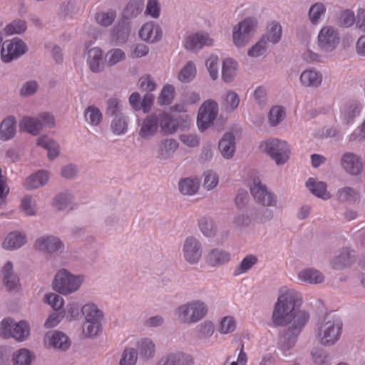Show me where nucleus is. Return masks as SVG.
<instances>
[{
	"label": "nucleus",
	"instance_id": "nucleus-51",
	"mask_svg": "<svg viewBox=\"0 0 365 365\" xmlns=\"http://www.w3.org/2000/svg\"><path fill=\"white\" fill-rule=\"evenodd\" d=\"M20 209L26 216L35 215L37 210L36 200L30 195H25L21 199Z\"/></svg>",
	"mask_w": 365,
	"mask_h": 365
},
{
	"label": "nucleus",
	"instance_id": "nucleus-21",
	"mask_svg": "<svg viewBox=\"0 0 365 365\" xmlns=\"http://www.w3.org/2000/svg\"><path fill=\"white\" fill-rule=\"evenodd\" d=\"M178 143L173 138H167L160 142L157 150V158L160 160H167L173 157L178 148Z\"/></svg>",
	"mask_w": 365,
	"mask_h": 365
},
{
	"label": "nucleus",
	"instance_id": "nucleus-5",
	"mask_svg": "<svg viewBox=\"0 0 365 365\" xmlns=\"http://www.w3.org/2000/svg\"><path fill=\"white\" fill-rule=\"evenodd\" d=\"M260 148L277 165L284 164L289 158L290 150L285 141L277 138L268 139L261 143Z\"/></svg>",
	"mask_w": 365,
	"mask_h": 365
},
{
	"label": "nucleus",
	"instance_id": "nucleus-30",
	"mask_svg": "<svg viewBox=\"0 0 365 365\" xmlns=\"http://www.w3.org/2000/svg\"><path fill=\"white\" fill-rule=\"evenodd\" d=\"M200 185L197 178H185L178 182V190L183 195L192 196L199 190Z\"/></svg>",
	"mask_w": 365,
	"mask_h": 365
},
{
	"label": "nucleus",
	"instance_id": "nucleus-16",
	"mask_svg": "<svg viewBox=\"0 0 365 365\" xmlns=\"http://www.w3.org/2000/svg\"><path fill=\"white\" fill-rule=\"evenodd\" d=\"M36 250L48 253L61 252L64 245L62 241L56 236L43 235L38 237L34 242Z\"/></svg>",
	"mask_w": 365,
	"mask_h": 365
},
{
	"label": "nucleus",
	"instance_id": "nucleus-32",
	"mask_svg": "<svg viewBox=\"0 0 365 365\" xmlns=\"http://www.w3.org/2000/svg\"><path fill=\"white\" fill-rule=\"evenodd\" d=\"M306 185L309 191L315 196L324 200L331 198V194L327 190V184L322 181H317L314 178H309Z\"/></svg>",
	"mask_w": 365,
	"mask_h": 365
},
{
	"label": "nucleus",
	"instance_id": "nucleus-48",
	"mask_svg": "<svg viewBox=\"0 0 365 365\" xmlns=\"http://www.w3.org/2000/svg\"><path fill=\"white\" fill-rule=\"evenodd\" d=\"M359 192L350 187H344L338 190V199L341 202L353 203L358 200Z\"/></svg>",
	"mask_w": 365,
	"mask_h": 365
},
{
	"label": "nucleus",
	"instance_id": "nucleus-18",
	"mask_svg": "<svg viewBox=\"0 0 365 365\" xmlns=\"http://www.w3.org/2000/svg\"><path fill=\"white\" fill-rule=\"evenodd\" d=\"M140 38L149 43L160 41L163 37V31L160 25L155 21L144 24L139 31Z\"/></svg>",
	"mask_w": 365,
	"mask_h": 365
},
{
	"label": "nucleus",
	"instance_id": "nucleus-64",
	"mask_svg": "<svg viewBox=\"0 0 365 365\" xmlns=\"http://www.w3.org/2000/svg\"><path fill=\"white\" fill-rule=\"evenodd\" d=\"M326 11L325 6L322 3H316L312 5L309 11V16L313 24L319 22L320 17L324 14Z\"/></svg>",
	"mask_w": 365,
	"mask_h": 365
},
{
	"label": "nucleus",
	"instance_id": "nucleus-39",
	"mask_svg": "<svg viewBox=\"0 0 365 365\" xmlns=\"http://www.w3.org/2000/svg\"><path fill=\"white\" fill-rule=\"evenodd\" d=\"M25 242V235L19 232H11L5 237L2 247L6 250H15L21 247Z\"/></svg>",
	"mask_w": 365,
	"mask_h": 365
},
{
	"label": "nucleus",
	"instance_id": "nucleus-45",
	"mask_svg": "<svg viewBox=\"0 0 365 365\" xmlns=\"http://www.w3.org/2000/svg\"><path fill=\"white\" fill-rule=\"evenodd\" d=\"M86 121L92 126H98L102 120V113L95 106H89L84 110Z\"/></svg>",
	"mask_w": 365,
	"mask_h": 365
},
{
	"label": "nucleus",
	"instance_id": "nucleus-35",
	"mask_svg": "<svg viewBox=\"0 0 365 365\" xmlns=\"http://www.w3.org/2000/svg\"><path fill=\"white\" fill-rule=\"evenodd\" d=\"M198 227L202 234L207 238H213L217 232V226L210 217L203 216L198 220Z\"/></svg>",
	"mask_w": 365,
	"mask_h": 365
},
{
	"label": "nucleus",
	"instance_id": "nucleus-12",
	"mask_svg": "<svg viewBox=\"0 0 365 365\" xmlns=\"http://www.w3.org/2000/svg\"><path fill=\"white\" fill-rule=\"evenodd\" d=\"M356 262L355 252L348 247H344L331 259L330 264L335 270H342L351 267Z\"/></svg>",
	"mask_w": 365,
	"mask_h": 365
},
{
	"label": "nucleus",
	"instance_id": "nucleus-49",
	"mask_svg": "<svg viewBox=\"0 0 365 365\" xmlns=\"http://www.w3.org/2000/svg\"><path fill=\"white\" fill-rule=\"evenodd\" d=\"M26 29L27 24L25 20L16 19L5 26L4 31L7 35L21 34Z\"/></svg>",
	"mask_w": 365,
	"mask_h": 365
},
{
	"label": "nucleus",
	"instance_id": "nucleus-9",
	"mask_svg": "<svg viewBox=\"0 0 365 365\" xmlns=\"http://www.w3.org/2000/svg\"><path fill=\"white\" fill-rule=\"evenodd\" d=\"M340 37L336 29L327 26L323 27L317 38V46L323 52H331L336 49L339 43Z\"/></svg>",
	"mask_w": 365,
	"mask_h": 365
},
{
	"label": "nucleus",
	"instance_id": "nucleus-22",
	"mask_svg": "<svg viewBox=\"0 0 365 365\" xmlns=\"http://www.w3.org/2000/svg\"><path fill=\"white\" fill-rule=\"evenodd\" d=\"M143 9V0H130L123 9L120 18L129 23H133L132 20L141 14Z\"/></svg>",
	"mask_w": 365,
	"mask_h": 365
},
{
	"label": "nucleus",
	"instance_id": "nucleus-17",
	"mask_svg": "<svg viewBox=\"0 0 365 365\" xmlns=\"http://www.w3.org/2000/svg\"><path fill=\"white\" fill-rule=\"evenodd\" d=\"M213 39L207 33H196L185 38V48L191 52H197L204 46H211Z\"/></svg>",
	"mask_w": 365,
	"mask_h": 365
},
{
	"label": "nucleus",
	"instance_id": "nucleus-6",
	"mask_svg": "<svg viewBox=\"0 0 365 365\" xmlns=\"http://www.w3.org/2000/svg\"><path fill=\"white\" fill-rule=\"evenodd\" d=\"M257 26V20L254 17H248L239 22L232 30V41L235 46L244 47L251 39Z\"/></svg>",
	"mask_w": 365,
	"mask_h": 365
},
{
	"label": "nucleus",
	"instance_id": "nucleus-28",
	"mask_svg": "<svg viewBox=\"0 0 365 365\" xmlns=\"http://www.w3.org/2000/svg\"><path fill=\"white\" fill-rule=\"evenodd\" d=\"M298 279L305 284H316L324 281V274L314 268H305L297 274Z\"/></svg>",
	"mask_w": 365,
	"mask_h": 365
},
{
	"label": "nucleus",
	"instance_id": "nucleus-57",
	"mask_svg": "<svg viewBox=\"0 0 365 365\" xmlns=\"http://www.w3.org/2000/svg\"><path fill=\"white\" fill-rule=\"evenodd\" d=\"M106 114L108 117L115 118L116 116L123 115L122 106L119 100L117 98H110L106 102Z\"/></svg>",
	"mask_w": 365,
	"mask_h": 365
},
{
	"label": "nucleus",
	"instance_id": "nucleus-50",
	"mask_svg": "<svg viewBox=\"0 0 365 365\" xmlns=\"http://www.w3.org/2000/svg\"><path fill=\"white\" fill-rule=\"evenodd\" d=\"M196 75V68L193 62L188 61L178 74V79L183 83L190 82Z\"/></svg>",
	"mask_w": 365,
	"mask_h": 365
},
{
	"label": "nucleus",
	"instance_id": "nucleus-44",
	"mask_svg": "<svg viewBox=\"0 0 365 365\" xmlns=\"http://www.w3.org/2000/svg\"><path fill=\"white\" fill-rule=\"evenodd\" d=\"M237 66V62L232 58H227L223 61L222 77L225 82L230 83L234 80L236 76Z\"/></svg>",
	"mask_w": 365,
	"mask_h": 365
},
{
	"label": "nucleus",
	"instance_id": "nucleus-33",
	"mask_svg": "<svg viewBox=\"0 0 365 365\" xmlns=\"http://www.w3.org/2000/svg\"><path fill=\"white\" fill-rule=\"evenodd\" d=\"M136 346L142 359L148 360L154 357L155 354V345L152 339L143 338L138 341Z\"/></svg>",
	"mask_w": 365,
	"mask_h": 365
},
{
	"label": "nucleus",
	"instance_id": "nucleus-52",
	"mask_svg": "<svg viewBox=\"0 0 365 365\" xmlns=\"http://www.w3.org/2000/svg\"><path fill=\"white\" fill-rule=\"evenodd\" d=\"M138 357V351L132 347L125 348L122 354L118 365H135Z\"/></svg>",
	"mask_w": 365,
	"mask_h": 365
},
{
	"label": "nucleus",
	"instance_id": "nucleus-56",
	"mask_svg": "<svg viewBox=\"0 0 365 365\" xmlns=\"http://www.w3.org/2000/svg\"><path fill=\"white\" fill-rule=\"evenodd\" d=\"M284 109L281 106H274L270 109L268 115L269 124L272 126H276L284 120Z\"/></svg>",
	"mask_w": 365,
	"mask_h": 365
},
{
	"label": "nucleus",
	"instance_id": "nucleus-47",
	"mask_svg": "<svg viewBox=\"0 0 365 365\" xmlns=\"http://www.w3.org/2000/svg\"><path fill=\"white\" fill-rule=\"evenodd\" d=\"M30 327L25 321H21L19 323L15 322L11 337L18 341H24L29 335Z\"/></svg>",
	"mask_w": 365,
	"mask_h": 365
},
{
	"label": "nucleus",
	"instance_id": "nucleus-13",
	"mask_svg": "<svg viewBox=\"0 0 365 365\" xmlns=\"http://www.w3.org/2000/svg\"><path fill=\"white\" fill-rule=\"evenodd\" d=\"M132 27L133 23H129L120 18L110 31V41L116 45L126 43L130 37Z\"/></svg>",
	"mask_w": 365,
	"mask_h": 365
},
{
	"label": "nucleus",
	"instance_id": "nucleus-24",
	"mask_svg": "<svg viewBox=\"0 0 365 365\" xmlns=\"http://www.w3.org/2000/svg\"><path fill=\"white\" fill-rule=\"evenodd\" d=\"M3 282L10 291L17 290L20 286L19 279L13 270V264L8 261L2 268Z\"/></svg>",
	"mask_w": 365,
	"mask_h": 365
},
{
	"label": "nucleus",
	"instance_id": "nucleus-26",
	"mask_svg": "<svg viewBox=\"0 0 365 365\" xmlns=\"http://www.w3.org/2000/svg\"><path fill=\"white\" fill-rule=\"evenodd\" d=\"M299 81L304 87L318 88L322 83V75L314 69H307L301 73Z\"/></svg>",
	"mask_w": 365,
	"mask_h": 365
},
{
	"label": "nucleus",
	"instance_id": "nucleus-14",
	"mask_svg": "<svg viewBox=\"0 0 365 365\" xmlns=\"http://www.w3.org/2000/svg\"><path fill=\"white\" fill-rule=\"evenodd\" d=\"M340 164L346 173L353 176L360 175L364 168L362 159L351 152H346L341 155Z\"/></svg>",
	"mask_w": 365,
	"mask_h": 365
},
{
	"label": "nucleus",
	"instance_id": "nucleus-53",
	"mask_svg": "<svg viewBox=\"0 0 365 365\" xmlns=\"http://www.w3.org/2000/svg\"><path fill=\"white\" fill-rule=\"evenodd\" d=\"M110 128L115 135L124 134L128 128V122L124 115L113 118Z\"/></svg>",
	"mask_w": 365,
	"mask_h": 365
},
{
	"label": "nucleus",
	"instance_id": "nucleus-8",
	"mask_svg": "<svg viewBox=\"0 0 365 365\" xmlns=\"http://www.w3.org/2000/svg\"><path fill=\"white\" fill-rule=\"evenodd\" d=\"M219 112L217 103L208 99L202 103L198 110L197 123L200 131H204L213 125Z\"/></svg>",
	"mask_w": 365,
	"mask_h": 365
},
{
	"label": "nucleus",
	"instance_id": "nucleus-34",
	"mask_svg": "<svg viewBox=\"0 0 365 365\" xmlns=\"http://www.w3.org/2000/svg\"><path fill=\"white\" fill-rule=\"evenodd\" d=\"M41 123L38 116H25L20 121L19 125L23 130L33 135H37L42 130Z\"/></svg>",
	"mask_w": 365,
	"mask_h": 365
},
{
	"label": "nucleus",
	"instance_id": "nucleus-61",
	"mask_svg": "<svg viewBox=\"0 0 365 365\" xmlns=\"http://www.w3.org/2000/svg\"><path fill=\"white\" fill-rule=\"evenodd\" d=\"M361 106L360 104L354 103L346 106L342 113L343 119L346 124L351 123L360 113Z\"/></svg>",
	"mask_w": 365,
	"mask_h": 365
},
{
	"label": "nucleus",
	"instance_id": "nucleus-31",
	"mask_svg": "<svg viewBox=\"0 0 365 365\" xmlns=\"http://www.w3.org/2000/svg\"><path fill=\"white\" fill-rule=\"evenodd\" d=\"M16 132V121L14 116L6 118L0 123V139L9 140L13 138Z\"/></svg>",
	"mask_w": 365,
	"mask_h": 365
},
{
	"label": "nucleus",
	"instance_id": "nucleus-2",
	"mask_svg": "<svg viewBox=\"0 0 365 365\" xmlns=\"http://www.w3.org/2000/svg\"><path fill=\"white\" fill-rule=\"evenodd\" d=\"M208 312L207 304L202 299H195L178 306L174 311V315L180 323L191 325L205 319Z\"/></svg>",
	"mask_w": 365,
	"mask_h": 365
},
{
	"label": "nucleus",
	"instance_id": "nucleus-36",
	"mask_svg": "<svg viewBox=\"0 0 365 365\" xmlns=\"http://www.w3.org/2000/svg\"><path fill=\"white\" fill-rule=\"evenodd\" d=\"M37 145L48 150V158L53 160L60 153L58 144L47 136H41L37 139Z\"/></svg>",
	"mask_w": 365,
	"mask_h": 365
},
{
	"label": "nucleus",
	"instance_id": "nucleus-27",
	"mask_svg": "<svg viewBox=\"0 0 365 365\" xmlns=\"http://www.w3.org/2000/svg\"><path fill=\"white\" fill-rule=\"evenodd\" d=\"M87 63L93 73H100L103 69V51L98 47L88 50Z\"/></svg>",
	"mask_w": 365,
	"mask_h": 365
},
{
	"label": "nucleus",
	"instance_id": "nucleus-11",
	"mask_svg": "<svg viewBox=\"0 0 365 365\" xmlns=\"http://www.w3.org/2000/svg\"><path fill=\"white\" fill-rule=\"evenodd\" d=\"M27 51L26 43L21 39L14 38L3 43L1 50V58L3 62L9 63L18 58Z\"/></svg>",
	"mask_w": 365,
	"mask_h": 365
},
{
	"label": "nucleus",
	"instance_id": "nucleus-58",
	"mask_svg": "<svg viewBox=\"0 0 365 365\" xmlns=\"http://www.w3.org/2000/svg\"><path fill=\"white\" fill-rule=\"evenodd\" d=\"M160 125L165 133L172 134L178 129L177 123L170 115L163 114L160 118Z\"/></svg>",
	"mask_w": 365,
	"mask_h": 365
},
{
	"label": "nucleus",
	"instance_id": "nucleus-55",
	"mask_svg": "<svg viewBox=\"0 0 365 365\" xmlns=\"http://www.w3.org/2000/svg\"><path fill=\"white\" fill-rule=\"evenodd\" d=\"M101 321L84 322L83 324V334L86 337H94L98 334L101 329Z\"/></svg>",
	"mask_w": 365,
	"mask_h": 365
},
{
	"label": "nucleus",
	"instance_id": "nucleus-54",
	"mask_svg": "<svg viewBox=\"0 0 365 365\" xmlns=\"http://www.w3.org/2000/svg\"><path fill=\"white\" fill-rule=\"evenodd\" d=\"M125 58V53L120 48H112L106 54V61L108 66H113Z\"/></svg>",
	"mask_w": 365,
	"mask_h": 365
},
{
	"label": "nucleus",
	"instance_id": "nucleus-20",
	"mask_svg": "<svg viewBox=\"0 0 365 365\" xmlns=\"http://www.w3.org/2000/svg\"><path fill=\"white\" fill-rule=\"evenodd\" d=\"M192 358L182 352L168 353L163 355L155 365H192Z\"/></svg>",
	"mask_w": 365,
	"mask_h": 365
},
{
	"label": "nucleus",
	"instance_id": "nucleus-40",
	"mask_svg": "<svg viewBox=\"0 0 365 365\" xmlns=\"http://www.w3.org/2000/svg\"><path fill=\"white\" fill-rule=\"evenodd\" d=\"M282 26L277 22H272L267 27V32L262 35V38L268 43H277L282 38Z\"/></svg>",
	"mask_w": 365,
	"mask_h": 365
},
{
	"label": "nucleus",
	"instance_id": "nucleus-41",
	"mask_svg": "<svg viewBox=\"0 0 365 365\" xmlns=\"http://www.w3.org/2000/svg\"><path fill=\"white\" fill-rule=\"evenodd\" d=\"M85 322L101 321L103 314L101 310L93 303H87L81 307Z\"/></svg>",
	"mask_w": 365,
	"mask_h": 365
},
{
	"label": "nucleus",
	"instance_id": "nucleus-63",
	"mask_svg": "<svg viewBox=\"0 0 365 365\" xmlns=\"http://www.w3.org/2000/svg\"><path fill=\"white\" fill-rule=\"evenodd\" d=\"M312 356L315 365H330V356L323 349H314L312 351Z\"/></svg>",
	"mask_w": 365,
	"mask_h": 365
},
{
	"label": "nucleus",
	"instance_id": "nucleus-42",
	"mask_svg": "<svg viewBox=\"0 0 365 365\" xmlns=\"http://www.w3.org/2000/svg\"><path fill=\"white\" fill-rule=\"evenodd\" d=\"M117 13L114 9L97 12L95 15L96 22L102 27H109L115 22Z\"/></svg>",
	"mask_w": 365,
	"mask_h": 365
},
{
	"label": "nucleus",
	"instance_id": "nucleus-19",
	"mask_svg": "<svg viewBox=\"0 0 365 365\" xmlns=\"http://www.w3.org/2000/svg\"><path fill=\"white\" fill-rule=\"evenodd\" d=\"M231 259V254L223 249H211L205 257L206 264L211 267H221Z\"/></svg>",
	"mask_w": 365,
	"mask_h": 365
},
{
	"label": "nucleus",
	"instance_id": "nucleus-62",
	"mask_svg": "<svg viewBox=\"0 0 365 365\" xmlns=\"http://www.w3.org/2000/svg\"><path fill=\"white\" fill-rule=\"evenodd\" d=\"M175 88L170 84L163 86L160 94L158 101L160 105H169L174 99Z\"/></svg>",
	"mask_w": 365,
	"mask_h": 365
},
{
	"label": "nucleus",
	"instance_id": "nucleus-15",
	"mask_svg": "<svg viewBox=\"0 0 365 365\" xmlns=\"http://www.w3.org/2000/svg\"><path fill=\"white\" fill-rule=\"evenodd\" d=\"M44 345L61 351L67 350L71 346L69 338L62 331L53 330L45 334Z\"/></svg>",
	"mask_w": 365,
	"mask_h": 365
},
{
	"label": "nucleus",
	"instance_id": "nucleus-46",
	"mask_svg": "<svg viewBox=\"0 0 365 365\" xmlns=\"http://www.w3.org/2000/svg\"><path fill=\"white\" fill-rule=\"evenodd\" d=\"M258 262V258L255 255H248L235 267L234 275L238 276L247 272Z\"/></svg>",
	"mask_w": 365,
	"mask_h": 365
},
{
	"label": "nucleus",
	"instance_id": "nucleus-37",
	"mask_svg": "<svg viewBox=\"0 0 365 365\" xmlns=\"http://www.w3.org/2000/svg\"><path fill=\"white\" fill-rule=\"evenodd\" d=\"M73 196L68 190L56 194L53 198L51 205L56 210L62 211L66 210L73 202Z\"/></svg>",
	"mask_w": 365,
	"mask_h": 365
},
{
	"label": "nucleus",
	"instance_id": "nucleus-23",
	"mask_svg": "<svg viewBox=\"0 0 365 365\" xmlns=\"http://www.w3.org/2000/svg\"><path fill=\"white\" fill-rule=\"evenodd\" d=\"M235 136L232 133H226L219 142V150L224 158L230 159L235 152Z\"/></svg>",
	"mask_w": 365,
	"mask_h": 365
},
{
	"label": "nucleus",
	"instance_id": "nucleus-1",
	"mask_svg": "<svg viewBox=\"0 0 365 365\" xmlns=\"http://www.w3.org/2000/svg\"><path fill=\"white\" fill-rule=\"evenodd\" d=\"M302 294L297 290L282 287L274 304L272 321L275 327L288 326L279 339V346L284 355L295 344L298 335L309 319V313L301 308Z\"/></svg>",
	"mask_w": 365,
	"mask_h": 365
},
{
	"label": "nucleus",
	"instance_id": "nucleus-38",
	"mask_svg": "<svg viewBox=\"0 0 365 365\" xmlns=\"http://www.w3.org/2000/svg\"><path fill=\"white\" fill-rule=\"evenodd\" d=\"M240 101L238 94L235 91H229L223 96L221 106L225 112L231 113L237 109Z\"/></svg>",
	"mask_w": 365,
	"mask_h": 365
},
{
	"label": "nucleus",
	"instance_id": "nucleus-60",
	"mask_svg": "<svg viewBox=\"0 0 365 365\" xmlns=\"http://www.w3.org/2000/svg\"><path fill=\"white\" fill-rule=\"evenodd\" d=\"M236 329V321L232 316L224 317L220 323L218 331L220 334L232 333Z\"/></svg>",
	"mask_w": 365,
	"mask_h": 365
},
{
	"label": "nucleus",
	"instance_id": "nucleus-29",
	"mask_svg": "<svg viewBox=\"0 0 365 365\" xmlns=\"http://www.w3.org/2000/svg\"><path fill=\"white\" fill-rule=\"evenodd\" d=\"M48 181V173L44 170H38L26 178L24 187L29 190H31L43 186Z\"/></svg>",
	"mask_w": 365,
	"mask_h": 365
},
{
	"label": "nucleus",
	"instance_id": "nucleus-3",
	"mask_svg": "<svg viewBox=\"0 0 365 365\" xmlns=\"http://www.w3.org/2000/svg\"><path fill=\"white\" fill-rule=\"evenodd\" d=\"M342 324L331 316L326 315L318 324L317 336L322 345L330 346L334 345L340 338Z\"/></svg>",
	"mask_w": 365,
	"mask_h": 365
},
{
	"label": "nucleus",
	"instance_id": "nucleus-25",
	"mask_svg": "<svg viewBox=\"0 0 365 365\" xmlns=\"http://www.w3.org/2000/svg\"><path fill=\"white\" fill-rule=\"evenodd\" d=\"M159 120L155 115H148L142 122L139 135L143 139H150L158 131Z\"/></svg>",
	"mask_w": 365,
	"mask_h": 365
},
{
	"label": "nucleus",
	"instance_id": "nucleus-7",
	"mask_svg": "<svg viewBox=\"0 0 365 365\" xmlns=\"http://www.w3.org/2000/svg\"><path fill=\"white\" fill-rule=\"evenodd\" d=\"M181 254L184 261L188 264H197L203 255V247L200 239L195 236L187 237L182 242Z\"/></svg>",
	"mask_w": 365,
	"mask_h": 365
},
{
	"label": "nucleus",
	"instance_id": "nucleus-59",
	"mask_svg": "<svg viewBox=\"0 0 365 365\" xmlns=\"http://www.w3.org/2000/svg\"><path fill=\"white\" fill-rule=\"evenodd\" d=\"M215 332V327L212 322L205 321L197 327V338L200 340L207 339L211 337Z\"/></svg>",
	"mask_w": 365,
	"mask_h": 365
},
{
	"label": "nucleus",
	"instance_id": "nucleus-10",
	"mask_svg": "<svg viewBox=\"0 0 365 365\" xmlns=\"http://www.w3.org/2000/svg\"><path fill=\"white\" fill-rule=\"evenodd\" d=\"M250 192L255 200L264 207H276L277 205V195L269 190L260 181L255 180L250 185Z\"/></svg>",
	"mask_w": 365,
	"mask_h": 365
},
{
	"label": "nucleus",
	"instance_id": "nucleus-4",
	"mask_svg": "<svg viewBox=\"0 0 365 365\" xmlns=\"http://www.w3.org/2000/svg\"><path fill=\"white\" fill-rule=\"evenodd\" d=\"M84 281L83 275H75L66 269H61L56 274L53 288L63 295L77 292Z\"/></svg>",
	"mask_w": 365,
	"mask_h": 365
},
{
	"label": "nucleus",
	"instance_id": "nucleus-43",
	"mask_svg": "<svg viewBox=\"0 0 365 365\" xmlns=\"http://www.w3.org/2000/svg\"><path fill=\"white\" fill-rule=\"evenodd\" d=\"M35 356L27 349H21L13 354V365H31Z\"/></svg>",
	"mask_w": 365,
	"mask_h": 365
}]
</instances>
